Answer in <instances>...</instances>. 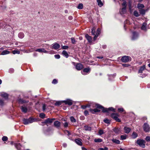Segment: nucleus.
<instances>
[{"label": "nucleus", "mask_w": 150, "mask_h": 150, "mask_svg": "<svg viewBox=\"0 0 150 150\" xmlns=\"http://www.w3.org/2000/svg\"><path fill=\"white\" fill-rule=\"evenodd\" d=\"M96 106L97 108H102V112H108L109 111H111L113 112H115V109L112 107H110L108 108H104L102 106L99 104H96Z\"/></svg>", "instance_id": "obj_1"}, {"label": "nucleus", "mask_w": 150, "mask_h": 150, "mask_svg": "<svg viewBox=\"0 0 150 150\" xmlns=\"http://www.w3.org/2000/svg\"><path fill=\"white\" fill-rule=\"evenodd\" d=\"M35 119H33L31 117L28 119H24L23 120V124L24 125H27L30 123H31L35 121Z\"/></svg>", "instance_id": "obj_2"}, {"label": "nucleus", "mask_w": 150, "mask_h": 150, "mask_svg": "<svg viewBox=\"0 0 150 150\" xmlns=\"http://www.w3.org/2000/svg\"><path fill=\"white\" fill-rule=\"evenodd\" d=\"M136 142L142 148L145 147V142L144 140L140 139H138L137 140Z\"/></svg>", "instance_id": "obj_3"}, {"label": "nucleus", "mask_w": 150, "mask_h": 150, "mask_svg": "<svg viewBox=\"0 0 150 150\" xmlns=\"http://www.w3.org/2000/svg\"><path fill=\"white\" fill-rule=\"evenodd\" d=\"M130 57L125 56L122 57L121 60L123 62H129L130 60Z\"/></svg>", "instance_id": "obj_4"}, {"label": "nucleus", "mask_w": 150, "mask_h": 150, "mask_svg": "<svg viewBox=\"0 0 150 150\" xmlns=\"http://www.w3.org/2000/svg\"><path fill=\"white\" fill-rule=\"evenodd\" d=\"M143 128L144 130L146 132H148L149 131L150 128L149 125L146 123L144 124L143 126Z\"/></svg>", "instance_id": "obj_5"}, {"label": "nucleus", "mask_w": 150, "mask_h": 150, "mask_svg": "<svg viewBox=\"0 0 150 150\" xmlns=\"http://www.w3.org/2000/svg\"><path fill=\"white\" fill-rule=\"evenodd\" d=\"M139 35L138 33L134 32L132 33V36L131 39L132 40H134L138 38Z\"/></svg>", "instance_id": "obj_6"}, {"label": "nucleus", "mask_w": 150, "mask_h": 150, "mask_svg": "<svg viewBox=\"0 0 150 150\" xmlns=\"http://www.w3.org/2000/svg\"><path fill=\"white\" fill-rule=\"evenodd\" d=\"M98 104H96V107L97 108L94 109H90V111L91 112V113L93 114H94L96 112H99L100 111V110H99L98 109H99V108H97L96 107V105Z\"/></svg>", "instance_id": "obj_7"}, {"label": "nucleus", "mask_w": 150, "mask_h": 150, "mask_svg": "<svg viewBox=\"0 0 150 150\" xmlns=\"http://www.w3.org/2000/svg\"><path fill=\"white\" fill-rule=\"evenodd\" d=\"M116 115L117 114L115 113H112L111 114V116L116 121L118 122H120L121 121L116 116Z\"/></svg>", "instance_id": "obj_8"}, {"label": "nucleus", "mask_w": 150, "mask_h": 150, "mask_svg": "<svg viewBox=\"0 0 150 150\" xmlns=\"http://www.w3.org/2000/svg\"><path fill=\"white\" fill-rule=\"evenodd\" d=\"M54 120H55V118H52V119L47 118L45 120V121L44 122V123H45V124L47 123H51L53 122V121Z\"/></svg>", "instance_id": "obj_9"}, {"label": "nucleus", "mask_w": 150, "mask_h": 150, "mask_svg": "<svg viewBox=\"0 0 150 150\" xmlns=\"http://www.w3.org/2000/svg\"><path fill=\"white\" fill-rule=\"evenodd\" d=\"M62 102L64 103L65 104H68L69 105H71L72 104V102L71 100L67 99L66 100H63Z\"/></svg>", "instance_id": "obj_10"}, {"label": "nucleus", "mask_w": 150, "mask_h": 150, "mask_svg": "<svg viewBox=\"0 0 150 150\" xmlns=\"http://www.w3.org/2000/svg\"><path fill=\"white\" fill-rule=\"evenodd\" d=\"M76 68L77 70H80L83 68V67L81 64L78 63L76 65Z\"/></svg>", "instance_id": "obj_11"}, {"label": "nucleus", "mask_w": 150, "mask_h": 150, "mask_svg": "<svg viewBox=\"0 0 150 150\" xmlns=\"http://www.w3.org/2000/svg\"><path fill=\"white\" fill-rule=\"evenodd\" d=\"M82 140L81 139L78 138V139H76L75 140V143L80 146H81L82 145V143L81 142Z\"/></svg>", "instance_id": "obj_12"}, {"label": "nucleus", "mask_w": 150, "mask_h": 150, "mask_svg": "<svg viewBox=\"0 0 150 150\" xmlns=\"http://www.w3.org/2000/svg\"><path fill=\"white\" fill-rule=\"evenodd\" d=\"M90 70V69L88 68H85L83 69V71H81V73L83 75H86V74H85V73L88 72Z\"/></svg>", "instance_id": "obj_13"}, {"label": "nucleus", "mask_w": 150, "mask_h": 150, "mask_svg": "<svg viewBox=\"0 0 150 150\" xmlns=\"http://www.w3.org/2000/svg\"><path fill=\"white\" fill-rule=\"evenodd\" d=\"M60 122L57 121H55L54 123V126L57 128H58L60 127Z\"/></svg>", "instance_id": "obj_14"}, {"label": "nucleus", "mask_w": 150, "mask_h": 150, "mask_svg": "<svg viewBox=\"0 0 150 150\" xmlns=\"http://www.w3.org/2000/svg\"><path fill=\"white\" fill-rule=\"evenodd\" d=\"M36 51L38 52H44L45 53H47L48 52L46 51L44 49H37L35 50Z\"/></svg>", "instance_id": "obj_15"}, {"label": "nucleus", "mask_w": 150, "mask_h": 150, "mask_svg": "<svg viewBox=\"0 0 150 150\" xmlns=\"http://www.w3.org/2000/svg\"><path fill=\"white\" fill-rule=\"evenodd\" d=\"M124 132L127 133L128 134L129 133L130 131L131 130V128L128 127H125L124 128Z\"/></svg>", "instance_id": "obj_16"}, {"label": "nucleus", "mask_w": 150, "mask_h": 150, "mask_svg": "<svg viewBox=\"0 0 150 150\" xmlns=\"http://www.w3.org/2000/svg\"><path fill=\"white\" fill-rule=\"evenodd\" d=\"M19 103H28L29 102L28 100H25L23 99H20L18 100Z\"/></svg>", "instance_id": "obj_17"}, {"label": "nucleus", "mask_w": 150, "mask_h": 150, "mask_svg": "<svg viewBox=\"0 0 150 150\" xmlns=\"http://www.w3.org/2000/svg\"><path fill=\"white\" fill-rule=\"evenodd\" d=\"M85 37L89 42H91L92 41V38L91 36H89L88 34H86L85 35Z\"/></svg>", "instance_id": "obj_18"}, {"label": "nucleus", "mask_w": 150, "mask_h": 150, "mask_svg": "<svg viewBox=\"0 0 150 150\" xmlns=\"http://www.w3.org/2000/svg\"><path fill=\"white\" fill-rule=\"evenodd\" d=\"M145 67H146L145 65H144L142 66L141 67L139 70L138 73H142L143 71L145 69Z\"/></svg>", "instance_id": "obj_19"}, {"label": "nucleus", "mask_w": 150, "mask_h": 150, "mask_svg": "<svg viewBox=\"0 0 150 150\" xmlns=\"http://www.w3.org/2000/svg\"><path fill=\"white\" fill-rule=\"evenodd\" d=\"M132 139H135L138 137L137 134L135 132H133L132 134Z\"/></svg>", "instance_id": "obj_20"}, {"label": "nucleus", "mask_w": 150, "mask_h": 150, "mask_svg": "<svg viewBox=\"0 0 150 150\" xmlns=\"http://www.w3.org/2000/svg\"><path fill=\"white\" fill-rule=\"evenodd\" d=\"M53 47L54 49H57L60 47V45L59 44L55 43L53 45Z\"/></svg>", "instance_id": "obj_21"}, {"label": "nucleus", "mask_w": 150, "mask_h": 150, "mask_svg": "<svg viewBox=\"0 0 150 150\" xmlns=\"http://www.w3.org/2000/svg\"><path fill=\"white\" fill-rule=\"evenodd\" d=\"M126 7H123L122 9L120 12L121 14H122L126 13Z\"/></svg>", "instance_id": "obj_22"}, {"label": "nucleus", "mask_w": 150, "mask_h": 150, "mask_svg": "<svg viewBox=\"0 0 150 150\" xmlns=\"http://www.w3.org/2000/svg\"><path fill=\"white\" fill-rule=\"evenodd\" d=\"M63 55L67 58L69 57V55L67 52L66 50H63L62 52Z\"/></svg>", "instance_id": "obj_23"}, {"label": "nucleus", "mask_w": 150, "mask_h": 150, "mask_svg": "<svg viewBox=\"0 0 150 150\" xmlns=\"http://www.w3.org/2000/svg\"><path fill=\"white\" fill-rule=\"evenodd\" d=\"M21 108L23 112L24 113L27 112L28 109L26 107L22 106Z\"/></svg>", "instance_id": "obj_24"}, {"label": "nucleus", "mask_w": 150, "mask_h": 150, "mask_svg": "<svg viewBox=\"0 0 150 150\" xmlns=\"http://www.w3.org/2000/svg\"><path fill=\"white\" fill-rule=\"evenodd\" d=\"M15 146L18 150H20L21 145L20 143L15 144Z\"/></svg>", "instance_id": "obj_25"}, {"label": "nucleus", "mask_w": 150, "mask_h": 150, "mask_svg": "<svg viewBox=\"0 0 150 150\" xmlns=\"http://www.w3.org/2000/svg\"><path fill=\"white\" fill-rule=\"evenodd\" d=\"M147 24L146 23H143L142 26L141 27V29L142 30H146V27Z\"/></svg>", "instance_id": "obj_26"}, {"label": "nucleus", "mask_w": 150, "mask_h": 150, "mask_svg": "<svg viewBox=\"0 0 150 150\" xmlns=\"http://www.w3.org/2000/svg\"><path fill=\"white\" fill-rule=\"evenodd\" d=\"M84 129L86 131H91V128L88 125H86L84 126Z\"/></svg>", "instance_id": "obj_27"}, {"label": "nucleus", "mask_w": 150, "mask_h": 150, "mask_svg": "<svg viewBox=\"0 0 150 150\" xmlns=\"http://www.w3.org/2000/svg\"><path fill=\"white\" fill-rule=\"evenodd\" d=\"M1 96L2 97L6 99L8 97V94L6 93H5L1 94Z\"/></svg>", "instance_id": "obj_28"}, {"label": "nucleus", "mask_w": 150, "mask_h": 150, "mask_svg": "<svg viewBox=\"0 0 150 150\" xmlns=\"http://www.w3.org/2000/svg\"><path fill=\"white\" fill-rule=\"evenodd\" d=\"M97 2L98 3V5L100 7H101L103 5V4L102 3L101 0H97Z\"/></svg>", "instance_id": "obj_29"}, {"label": "nucleus", "mask_w": 150, "mask_h": 150, "mask_svg": "<svg viewBox=\"0 0 150 150\" xmlns=\"http://www.w3.org/2000/svg\"><path fill=\"white\" fill-rule=\"evenodd\" d=\"M116 76V74L113 75L111 74L109 75V79L110 80H111L114 78Z\"/></svg>", "instance_id": "obj_30"}, {"label": "nucleus", "mask_w": 150, "mask_h": 150, "mask_svg": "<svg viewBox=\"0 0 150 150\" xmlns=\"http://www.w3.org/2000/svg\"><path fill=\"white\" fill-rule=\"evenodd\" d=\"M9 53V52L7 50H5L3 51L1 53V55H5L8 54Z\"/></svg>", "instance_id": "obj_31"}, {"label": "nucleus", "mask_w": 150, "mask_h": 150, "mask_svg": "<svg viewBox=\"0 0 150 150\" xmlns=\"http://www.w3.org/2000/svg\"><path fill=\"white\" fill-rule=\"evenodd\" d=\"M144 7V5L142 4H138L137 5V7L139 9H142Z\"/></svg>", "instance_id": "obj_32"}, {"label": "nucleus", "mask_w": 150, "mask_h": 150, "mask_svg": "<svg viewBox=\"0 0 150 150\" xmlns=\"http://www.w3.org/2000/svg\"><path fill=\"white\" fill-rule=\"evenodd\" d=\"M139 11L141 14L144 15L145 13L146 10L144 9H140L139 10Z\"/></svg>", "instance_id": "obj_33"}, {"label": "nucleus", "mask_w": 150, "mask_h": 150, "mask_svg": "<svg viewBox=\"0 0 150 150\" xmlns=\"http://www.w3.org/2000/svg\"><path fill=\"white\" fill-rule=\"evenodd\" d=\"M18 36L20 38H22L24 37V35L23 33H20L18 34Z\"/></svg>", "instance_id": "obj_34"}, {"label": "nucleus", "mask_w": 150, "mask_h": 150, "mask_svg": "<svg viewBox=\"0 0 150 150\" xmlns=\"http://www.w3.org/2000/svg\"><path fill=\"white\" fill-rule=\"evenodd\" d=\"M112 141L113 142H114L116 144H120V141L118 139H113L112 140Z\"/></svg>", "instance_id": "obj_35"}, {"label": "nucleus", "mask_w": 150, "mask_h": 150, "mask_svg": "<svg viewBox=\"0 0 150 150\" xmlns=\"http://www.w3.org/2000/svg\"><path fill=\"white\" fill-rule=\"evenodd\" d=\"M134 15L135 16L137 17L139 16V14L138 12L137 11H134Z\"/></svg>", "instance_id": "obj_36"}, {"label": "nucleus", "mask_w": 150, "mask_h": 150, "mask_svg": "<svg viewBox=\"0 0 150 150\" xmlns=\"http://www.w3.org/2000/svg\"><path fill=\"white\" fill-rule=\"evenodd\" d=\"M102 139H94V142H102Z\"/></svg>", "instance_id": "obj_37"}, {"label": "nucleus", "mask_w": 150, "mask_h": 150, "mask_svg": "<svg viewBox=\"0 0 150 150\" xmlns=\"http://www.w3.org/2000/svg\"><path fill=\"white\" fill-rule=\"evenodd\" d=\"M83 7V4H79L77 8L79 9H82Z\"/></svg>", "instance_id": "obj_38"}, {"label": "nucleus", "mask_w": 150, "mask_h": 150, "mask_svg": "<svg viewBox=\"0 0 150 150\" xmlns=\"http://www.w3.org/2000/svg\"><path fill=\"white\" fill-rule=\"evenodd\" d=\"M123 1V3L122 4V6H123L124 7H126V0H122Z\"/></svg>", "instance_id": "obj_39"}, {"label": "nucleus", "mask_w": 150, "mask_h": 150, "mask_svg": "<svg viewBox=\"0 0 150 150\" xmlns=\"http://www.w3.org/2000/svg\"><path fill=\"white\" fill-rule=\"evenodd\" d=\"M103 121L105 123L107 124H110V121L108 119H105Z\"/></svg>", "instance_id": "obj_40"}, {"label": "nucleus", "mask_w": 150, "mask_h": 150, "mask_svg": "<svg viewBox=\"0 0 150 150\" xmlns=\"http://www.w3.org/2000/svg\"><path fill=\"white\" fill-rule=\"evenodd\" d=\"M39 116L41 118L43 119L45 118V115L43 113H41L40 114Z\"/></svg>", "instance_id": "obj_41"}, {"label": "nucleus", "mask_w": 150, "mask_h": 150, "mask_svg": "<svg viewBox=\"0 0 150 150\" xmlns=\"http://www.w3.org/2000/svg\"><path fill=\"white\" fill-rule=\"evenodd\" d=\"M70 120L71 122H76V119L73 117H71L70 118Z\"/></svg>", "instance_id": "obj_42"}, {"label": "nucleus", "mask_w": 150, "mask_h": 150, "mask_svg": "<svg viewBox=\"0 0 150 150\" xmlns=\"http://www.w3.org/2000/svg\"><path fill=\"white\" fill-rule=\"evenodd\" d=\"M113 131L116 133H118L120 132V130L118 128H115L113 129Z\"/></svg>", "instance_id": "obj_43"}, {"label": "nucleus", "mask_w": 150, "mask_h": 150, "mask_svg": "<svg viewBox=\"0 0 150 150\" xmlns=\"http://www.w3.org/2000/svg\"><path fill=\"white\" fill-rule=\"evenodd\" d=\"M121 139L123 140L127 138L126 135H122L120 137Z\"/></svg>", "instance_id": "obj_44"}, {"label": "nucleus", "mask_w": 150, "mask_h": 150, "mask_svg": "<svg viewBox=\"0 0 150 150\" xmlns=\"http://www.w3.org/2000/svg\"><path fill=\"white\" fill-rule=\"evenodd\" d=\"M95 27H93L92 29V31H91V33L92 34V35H95Z\"/></svg>", "instance_id": "obj_45"}, {"label": "nucleus", "mask_w": 150, "mask_h": 150, "mask_svg": "<svg viewBox=\"0 0 150 150\" xmlns=\"http://www.w3.org/2000/svg\"><path fill=\"white\" fill-rule=\"evenodd\" d=\"M12 53L13 54H19L20 52L17 50H14L12 51Z\"/></svg>", "instance_id": "obj_46"}, {"label": "nucleus", "mask_w": 150, "mask_h": 150, "mask_svg": "<svg viewBox=\"0 0 150 150\" xmlns=\"http://www.w3.org/2000/svg\"><path fill=\"white\" fill-rule=\"evenodd\" d=\"M71 39L72 43L73 44H75L76 42V41L74 38H71Z\"/></svg>", "instance_id": "obj_47"}, {"label": "nucleus", "mask_w": 150, "mask_h": 150, "mask_svg": "<svg viewBox=\"0 0 150 150\" xmlns=\"http://www.w3.org/2000/svg\"><path fill=\"white\" fill-rule=\"evenodd\" d=\"M62 102L60 101L57 102L55 104V105L59 106L61 105Z\"/></svg>", "instance_id": "obj_48"}, {"label": "nucleus", "mask_w": 150, "mask_h": 150, "mask_svg": "<svg viewBox=\"0 0 150 150\" xmlns=\"http://www.w3.org/2000/svg\"><path fill=\"white\" fill-rule=\"evenodd\" d=\"M98 150H108V148L106 147H105L104 148H100L98 149Z\"/></svg>", "instance_id": "obj_49"}, {"label": "nucleus", "mask_w": 150, "mask_h": 150, "mask_svg": "<svg viewBox=\"0 0 150 150\" xmlns=\"http://www.w3.org/2000/svg\"><path fill=\"white\" fill-rule=\"evenodd\" d=\"M8 138L6 136H4L2 138V140L3 141H6L7 140Z\"/></svg>", "instance_id": "obj_50"}, {"label": "nucleus", "mask_w": 150, "mask_h": 150, "mask_svg": "<svg viewBox=\"0 0 150 150\" xmlns=\"http://www.w3.org/2000/svg\"><path fill=\"white\" fill-rule=\"evenodd\" d=\"M4 105V101L1 99H0V106H2Z\"/></svg>", "instance_id": "obj_51"}, {"label": "nucleus", "mask_w": 150, "mask_h": 150, "mask_svg": "<svg viewBox=\"0 0 150 150\" xmlns=\"http://www.w3.org/2000/svg\"><path fill=\"white\" fill-rule=\"evenodd\" d=\"M145 140L147 142L150 141V136H147L145 138Z\"/></svg>", "instance_id": "obj_52"}, {"label": "nucleus", "mask_w": 150, "mask_h": 150, "mask_svg": "<svg viewBox=\"0 0 150 150\" xmlns=\"http://www.w3.org/2000/svg\"><path fill=\"white\" fill-rule=\"evenodd\" d=\"M100 29H99V28H98V29H97V32H96V34L98 35H99L100 34Z\"/></svg>", "instance_id": "obj_53"}, {"label": "nucleus", "mask_w": 150, "mask_h": 150, "mask_svg": "<svg viewBox=\"0 0 150 150\" xmlns=\"http://www.w3.org/2000/svg\"><path fill=\"white\" fill-rule=\"evenodd\" d=\"M64 132L65 134H67V135H69L70 134V133L68 130H65L64 131Z\"/></svg>", "instance_id": "obj_54"}, {"label": "nucleus", "mask_w": 150, "mask_h": 150, "mask_svg": "<svg viewBox=\"0 0 150 150\" xmlns=\"http://www.w3.org/2000/svg\"><path fill=\"white\" fill-rule=\"evenodd\" d=\"M118 110L119 112H123L124 111V110L122 108H119L118 109Z\"/></svg>", "instance_id": "obj_55"}, {"label": "nucleus", "mask_w": 150, "mask_h": 150, "mask_svg": "<svg viewBox=\"0 0 150 150\" xmlns=\"http://www.w3.org/2000/svg\"><path fill=\"white\" fill-rule=\"evenodd\" d=\"M54 56L55 58L57 59H59L60 58V56L59 54L55 55Z\"/></svg>", "instance_id": "obj_56"}, {"label": "nucleus", "mask_w": 150, "mask_h": 150, "mask_svg": "<svg viewBox=\"0 0 150 150\" xmlns=\"http://www.w3.org/2000/svg\"><path fill=\"white\" fill-rule=\"evenodd\" d=\"M57 83V81L56 79H54L52 81V83L53 84H56Z\"/></svg>", "instance_id": "obj_57"}, {"label": "nucleus", "mask_w": 150, "mask_h": 150, "mask_svg": "<svg viewBox=\"0 0 150 150\" xmlns=\"http://www.w3.org/2000/svg\"><path fill=\"white\" fill-rule=\"evenodd\" d=\"M64 127H68V123L67 122H65L64 124Z\"/></svg>", "instance_id": "obj_58"}, {"label": "nucleus", "mask_w": 150, "mask_h": 150, "mask_svg": "<svg viewBox=\"0 0 150 150\" xmlns=\"http://www.w3.org/2000/svg\"><path fill=\"white\" fill-rule=\"evenodd\" d=\"M69 47L68 46L65 45L62 47V48L63 49H67Z\"/></svg>", "instance_id": "obj_59"}, {"label": "nucleus", "mask_w": 150, "mask_h": 150, "mask_svg": "<svg viewBox=\"0 0 150 150\" xmlns=\"http://www.w3.org/2000/svg\"><path fill=\"white\" fill-rule=\"evenodd\" d=\"M103 134V132L102 130H100L99 131V134L100 135H101Z\"/></svg>", "instance_id": "obj_60"}, {"label": "nucleus", "mask_w": 150, "mask_h": 150, "mask_svg": "<svg viewBox=\"0 0 150 150\" xmlns=\"http://www.w3.org/2000/svg\"><path fill=\"white\" fill-rule=\"evenodd\" d=\"M46 105L45 104H43L42 106V110L44 111L46 109Z\"/></svg>", "instance_id": "obj_61"}, {"label": "nucleus", "mask_w": 150, "mask_h": 150, "mask_svg": "<svg viewBox=\"0 0 150 150\" xmlns=\"http://www.w3.org/2000/svg\"><path fill=\"white\" fill-rule=\"evenodd\" d=\"M89 106L88 105H87L86 106L85 105H82L81 107L83 109H85L86 107H88Z\"/></svg>", "instance_id": "obj_62"}, {"label": "nucleus", "mask_w": 150, "mask_h": 150, "mask_svg": "<svg viewBox=\"0 0 150 150\" xmlns=\"http://www.w3.org/2000/svg\"><path fill=\"white\" fill-rule=\"evenodd\" d=\"M9 72L11 73H12L14 72V70L12 68L10 69H9Z\"/></svg>", "instance_id": "obj_63"}, {"label": "nucleus", "mask_w": 150, "mask_h": 150, "mask_svg": "<svg viewBox=\"0 0 150 150\" xmlns=\"http://www.w3.org/2000/svg\"><path fill=\"white\" fill-rule=\"evenodd\" d=\"M122 65L123 67H128L129 66V65L128 64H122Z\"/></svg>", "instance_id": "obj_64"}]
</instances>
